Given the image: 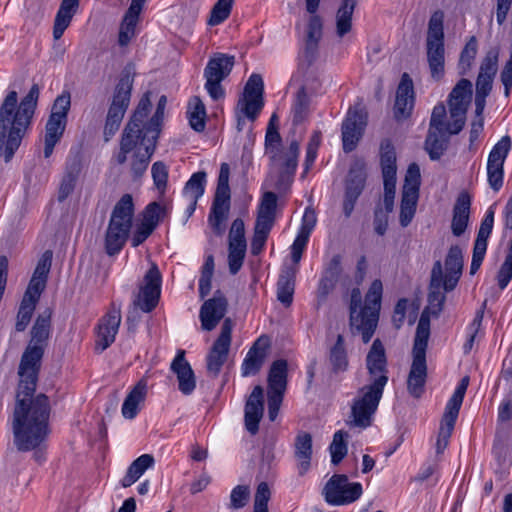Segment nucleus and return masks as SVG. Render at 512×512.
<instances>
[{"mask_svg":"<svg viewBox=\"0 0 512 512\" xmlns=\"http://www.w3.org/2000/svg\"><path fill=\"white\" fill-rule=\"evenodd\" d=\"M18 376L12 429L16 448L26 452L40 447L46 440L51 406L45 394L34 395L38 375Z\"/></svg>","mask_w":512,"mask_h":512,"instance_id":"1","label":"nucleus"},{"mask_svg":"<svg viewBox=\"0 0 512 512\" xmlns=\"http://www.w3.org/2000/svg\"><path fill=\"white\" fill-rule=\"evenodd\" d=\"M366 368L370 383L359 388L350 405L346 425L350 428L366 429L372 424L388 382L385 348L380 339H375L366 356Z\"/></svg>","mask_w":512,"mask_h":512,"instance_id":"2","label":"nucleus"},{"mask_svg":"<svg viewBox=\"0 0 512 512\" xmlns=\"http://www.w3.org/2000/svg\"><path fill=\"white\" fill-rule=\"evenodd\" d=\"M40 90L33 84L18 105V94L10 91L0 105V157L9 162L31 124Z\"/></svg>","mask_w":512,"mask_h":512,"instance_id":"3","label":"nucleus"},{"mask_svg":"<svg viewBox=\"0 0 512 512\" xmlns=\"http://www.w3.org/2000/svg\"><path fill=\"white\" fill-rule=\"evenodd\" d=\"M151 109V101H150V93H145L138 102V105L130 118L129 122L126 124L123 129L119 151L115 153L114 159L118 165H123L127 162L128 154L133 152L130 170L134 179L141 178L146 172L150 160L152 157H149L145 166L138 169L136 166V155L146 153V146L143 144V134L141 133L140 126L143 123L144 119L148 116Z\"/></svg>","mask_w":512,"mask_h":512,"instance_id":"4","label":"nucleus"},{"mask_svg":"<svg viewBox=\"0 0 512 512\" xmlns=\"http://www.w3.org/2000/svg\"><path fill=\"white\" fill-rule=\"evenodd\" d=\"M52 311L40 313L31 329V339L24 350L18 367V375H38L51 331Z\"/></svg>","mask_w":512,"mask_h":512,"instance_id":"5","label":"nucleus"},{"mask_svg":"<svg viewBox=\"0 0 512 512\" xmlns=\"http://www.w3.org/2000/svg\"><path fill=\"white\" fill-rule=\"evenodd\" d=\"M134 203L130 194H124L115 204L105 234V251L118 254L127 242L132 228Z\"/></svg>","mask_w":512,"mask_h":512,"instance_id":"6","label":"nucleus"},{"mask_svg":"<svg viewBox=\"0 0 512 512\" xmlns=\"http://www.w3.org/2000/svg\"><path fill=\"white\" fill-rule=\"evenodd\" d=\"M426 55L432 79L441 80L445 72L444 12L441 10L435 11L429 19Z\"/></svg>","mask_w":512,"mask_h":512,"instance_id":"7","label":"nucleus"},{"mask_svg":"<svg viewBox=\"0 0 512 512\" xmlns=\"http://www.w3.org/2000/svg\"><path fill=\"white\" fill-rule=\"evenodd\" d=\"M442 265L440 261L434 263L431 271V280L428 293V305L421 313L416 328L415 339L428 341L430 336V316L438 317L443 310L446 296L441 293Z\"/></svg>","mask_w":512,"mask_h":512,"instance_id":"8","label":"nucleus"},{"mask_svg":"<svg viewBox=\"0 0 512 512\" xmlns=\"http://www.w3.org/2000/svg\"><path fill=\"white\" fill-rule=\"evenodd\" d=\"M230 167L227 163L220 166L217 187L208 216V222L217 235L225 231L224 222L230 210L231 192L229 187Z\"/></svg>","mask_w":512,"mask_h":512,"instance_id":"9","label":"nucleus"},{"mask_svg":"<svg viewBox=\"0 0 512 512\" xmlns=\"http://www.w3.org/2000/svg\"><path fill=\"white\" fill-rule=\"evenodd\" d=\"M300 143L293 139L287 148L278 151H272L269 156L271 167L278 173V180L275 187L278 191H286L293 182V178L298 166V156Z\"/></svg>","mask_w":512,"mask_h":512,"instance_id":"10","label":"nucleus"},{"mask_svg":"<svg viewBox=\"0 0 512 512\" xmlns=\"http://www.w3.org/2000/svg\"><path fill=\"white\" fill-rule=\"evenodd\" d=\"M469 380V376H464L460 380L453 395L446 404L436 443L437 453H442L448 446L449 438L451 437L467 387L469 385Z\"/></svg>","mask_w":512,"mask_h":512,"instance_id":"11","label":"nucleus"},{"mask_svg":"<svg viewBox=\"0 0 512 512\" xmlns=\"http://www.w3.org/2000/svg\"><path fill=\"white\" fill-rule=\"evenodd\" d=\"M235 64V57L224 53L215 54L204 69L205 88L213 100L225 95L221 82L230 74Z\"/></svg>","mask_w":512,"mask_h":512,"instance_id":"12","label":"nucleus"},{"mask_svg":"<svg viewBox=\"0 0 512 512\" xmlns=\"http://www.w3.org/2000/svg\"><path fill=\"white\" fill-rule=\"evenodd\" d=\"M362 493L361 483L349 482L345 474H334L323 488L326 502L333 506L351 504L358 500Z\"/></svg>","mask_w":512,"mask_h":512,"instance_id":"13","label":"nucleus"},{"mask_svg":"<svg viewBox=\"0 0 512 512\" xmlns=\"http://www.w3.org/2000/svg\"><path fill=\"white\" fill-rule=\"evenodd\" d=\"M472 97V83L462 78L449 94V112L452 119L448 123L450 134H458L465 125L466 112Z\"/></svg>","mask_w":512,"mask_h":512,"instance_id":"14","label":"nucleus"},{"mask_svg":"<svg viewBox=\"0 0 512 512\" xmlns=\"http://www.w3.org/2000/svg\"><path fill=\"white\" fill-rule=\"evenodd\" d=\"M166 104L167 98L165 95H162L159 98L154 115L148 121H146V117L140 126L141 133L143 134V144L146 146V153L143 155L138 153L136 155V158H138L136 161V166H138V169L145 166V163H147L149 157H152L155 153L158 138L161 132V125L164 118V110Z\"/></svg>","mask_w":512,"mask_h":512,"instance_id":"15","label":"nucleus"},{"mask_svg":"<svg viewBox=\"0 0 512 512\" xmlns=\"http://www.w3.org/2000/svg\"><path fill=\"white\" fill-rule=\"evenodd\" d=\"M428 341L414 338L413 360L407 379V390L414 398L424 393L427 379L426 349Z\"/></svg>","mask_w":512,"mask_h":512,"instance_id":"16","label":"nucleus"},{"mask_svg":"<svg viewBox=\"0 0 512 512\" xmlns=\"http://www.w3.org/2000/svg\"><path fill=\"white\" fill-rule=\"evenodd\" d=\"M162 276L155 263L146 272L143 278V284L140 285L139 292L133 300L135 308L143 312H151L158 304L161 294Z\"/></svg>","mask_w":512,"mask_h":512,"instance_id":"17","label":"nucleus"},{"mask_svg":"<svg viewBox=\"0 0 512 512\" xmlns=\"http://www.w3.org/2000/svg\"><path fill=\"white\" fill-rule=\"evenodd\" d=\"M232 329V320L230 318H226L221 326V332L218 338L207 355V371L214 378L219 375L222 366L228 358L232 339Z\"/></svg>","mask_w":512,"mask_h":512,"instance_id":"18","label":"nucleus"},{"mask_svg":"<svg viewBox=\"0 0 512 512\" xmlns=\"http://www.w3.org/2000/svg\"><path fill=\"white\" fill-rule=\"evenodd\" d=\"M511 149V139L503 136L492 148L487 161V177L489 186L499 191L503 185L504 162Z\"/></svg>","mask_w":512,"mask_h":512,"instance_id":"19","label":"nucleus"},{"mask_svg":"<svg viewBox=\"0 0 512 512\" xmlns=\"http://www.w3.org/2000/svg\"><path fill=\"white\" fill-rule=\"evenodd\" d=\"M366 177L364 161L355 160L350 167L345 183L343 212L346 217L351 216L354 206L365 187Z\"/></svg>","mask_w":512,"mask_h":512,"instance_id":"20","label":"nucleus"},{"mask_svg":"<svg viewBox=\"0 0 512 512\" xmlns=\"http://www.w3.org/2000/svg\"><path fill=\"white\" fill-rule=\"evenodd\" d=\"M322 20L318 15H312L308 21L303 45L298 55L299 67L309 68L317 59L319 42L322 38Z\"/></svg>","mask_w":512,"mask_h":512,"instance_id":"21","label":"nucleus"},{"mask_svg":"<svg viewBox=\"0 0 512 512\" xmlns=\"http://www.w3.org/2000/svg\"><path fill=\"white\" fill-rule=\"evenodd\" d=\"M367 125V113L360 107L349 109L342 123V143L346 153L352 152L361 139Z\"/></svg>","mask_w":512,"mask_h":512,"instance_id":"22","label":"nucleus"},{"mask_svg":"<svg viewBox=\"0 0 512 512\" xmlns=\"http://www.w3.org/2000/svg\"><path fill=\"white\" fill-rule=\"evenodd\" d=\"M121 323V308L112 303L110 310L99 320L95 349L106 350L114 341Z\"/></svg>","mask_w":512,"mask_h":512,"instance_id":"23","label":"nucleus"},{"mask_svg":"<svg viewBox=\"0 0 512 512\" xmlns=\"http://www.w3.org/2000/svg\"><path fill=\"white\" fill-rule=\"evenodd\" d=\"M228 308V301L224 294L217 290L212 298L206 300L199 312L201 327L205 331H212L224 318Z\"/></svg>","mask_w":512,"mask_h":512,"instance_id":"24","label":"nucleus"},{"mask_svg":"<svg viewBox=\"0 0 512 512\" xmlns=\"http://www.w3.org/2000/svg\"><path fill=\"white\" fill-rule=\"evenodd\" d=\"M382 293V282L379 279H375L371 283L368 292L365 295V313H367L368 318L366 324H368V327L365 329L364 343H368L371 340L377 328L379 312L381 308Z\"/></svg>","mask_w":512,"mask_h":512,"instance_id":"25","label":"nucleus"},{"mask_svg":"<svg viewBox=\"0 0 512 512\" xmlns=\"http://www.w3.org/2000/svg\"><path fill=\"white\" fill-rule=\"evenodd\" d=\"M414 106V88L413 82L407 73L401 77L397 87L394 104V117L397 121H402L410 117Z\"/></svg>","mask_w":512,"mask_h":512,"instance_id":"26","label":"nucleus"},{"mask_svg":"<svg viewBox=\"0 0 512 512\" xmlns=\"http://www.w3.org/2000/svg\"><path fill=\"white\" fill-rule=\"evenodd\" d=\"M133 78L129 74L123 75L116 85L107 117L123 120L124 114L129 106Z\"/></svg>","mask_w":512,"mask_h":512,"instance_id":"27","label":"nucleus"},{"mask_svg":"<svg viewBox=\"0 0 512 512\" xmlns=\"http://www.w3.org/2000/svg\"><path fill=\"white\" fill-rule=\"evenodd\" d=\"M263 412V388L258 385L254 387L245 404V427L251 435H255L258 432Z\"/></svg>","mask_w":512,"mask_h":512,"instance_id":"28","label":"nucleus"},{"mask_svg":"<svg viewBox=\"0 0 512 512\" xmlns=\"http://www.w3.org/2000/svg\"><path fill=\"white\" fill-rule=\"evenodd\" d=\"M269 345V338L266 336H261L254 342L242 363L243 376L255 375L259 372L265 361Z\"/></svg>","mask_w":512,"mask_h":512,"instance_id":"29","label":"nucleus"},{"mask_svg":"<svg viewBox=\"0 0 512 512\" xmlns=\"http://www.w3.org/2000/svg\"><path fill=\"white\" fill-rule=\"evenodd\" d=\"M171 370L176 374L179 390L184 395H190L196 387V379L190 364L185 359V351L179 350L171 363Z\"/></svg>","mask_w":512,"mask_h":512,"instance_id":"30","label":"nucleus"},{"mask_svg":"<svg viewBox=\"0 0 512 512\" xmlns=\"http://www.w3.org/2000/svg\"><path fill=\"white\" fill-rule=\"evenodd\" d=\"M294 456L298 461V472L303 476L310 468L312 459V435L308 432L300 431L294 442Z\"/></svg>","mask_w":512,"mask_h":512,"instance_id":"31","label":"nucleus"},{"mask_svg":"<svg viewBox=\"0 0 512 512\" xmlns=\"http://www.w3.org/2000/svg\"><path fill=\"white\" fill-rule=\"evenodd\" d=\"M362 297L361 292L358 288H354L351 291L350 296V326L352 331L355 333H359L362 336V340L364 341V333L365 329L368 327L366 324L368 318L367 313H365V305L361 306Z\"/></svg>","mask_w":512,"mask_h":512,"instance_id":"32","label":"nucleus"},{"mask_svg":"<svg viewBox=\"0 0 512 512\" xmlns=\"http://www.w3.org/2000/svg\"><path fill=\"white\" fill-rule=\"evenodd\" d=\"M470 206V196L467 193H461L453 208L451 229L454 236L459 237L465 232L469 221Z\"/></svg>","mask_w":512,"mask_h":512,"instance_id":"33","label":"nucleus"},{"mask_svg":"<svg viewBox=\"0 0 512 512\" xmlns=\"http://www.w3.org/2000/svg\"><path fill=\"white\" fill-rule=\"evenodd\" d=\"M68 120L60 119L49 115L45 125L44 137V157L49 158L54 150L55 145L62 138Z\"/></svg>","mask_w":512,"mask_h":512,"instance_id":"34","label":"nucleus"},{"mask_svg":"<svg viewBox=\"0 0 512 512\" xmlns=\"http://www.w3.org/2000/svg\"><path fill=\"white\" fill-rule=\"evenodd\" d=\"M81 170L82 162L79 157H74L67 162L65 174L58 192V200L60 202L64 201L74 191Z\"/></svg>","mask_w":512,"mask_h":512,"instance_id":"35","label":"nucleus"},{"mask_svg":"<svg viewBox=\"0 0 512 512\" xmlns=\"http://www.w3.org/2000/svg\"><path fill=\"white\" fill-rule=\"evenodd\" d=\"M296 272V268L285 267L277 282V299L285 306H290L293 301Z\"/></svg>","mask_w":512,"mask_h":512,"instance_id":"36","label":"nucleus"},{"mask_svg":"<svg viewBox=\"0 0 512 512\" xmlns=\"http://www.w3.org/2000/svg\"><path fill=\"white\" fill-rule=\"evenodd\" d=\"M147 393V384L140 380L126 396L122 405V415L126 419H133L138 413V406L144 402Z\"/></svg>","mask_w":512,"mask_h":512,"instance_id":"37","label":"nucleus"},{"mask_svg":"<svg viewBox=\"0 0 512 512\" xmlns=\"http://www.w3.org/2000/svg\"><path fill=\"white\" fill-rule=\"evenodd\" d=\"M449 135L447 130L429 129L425 140V149L431 160H438L448 147Z\"/></svg>","mask_w":512,"mask_h":512,"instance_id":"38","label":"nucleus"},{"mask_svg":"<svg viewBox=\"0 0 512 512\" xmlns=\"http://www.w3.org/2000/svg\"><path fill=\"white\" fill-rule=\"evenodd\" d=\"M287 370L286 360L279 359L272 363L268 374V392L284 394L287 386Z\"/></svg>","mask_w":512,"mask_h":512,"instance_id":"39","label":"nucleus"},{"mask_svg":"<svg viewBox=\"0 0 512 512\" xmlns=\"http://www.w3.org/2000/svg\"><path fill=\"white\" fill-rule=\"evenodd\" d=\"M154 457L150 454H143L135 459L127 469L125 476L121 479L124 488L132 486L145 471L154 465Z\"/></svg>","mask_w":512,"mask_h":512,"instance_id":"40","label":"nucleus"},{"mask_svg":"<svg viewBox=\"0 0 512 512\" xmlns=\"http://www.w3.org/2000/svg\"><path fill=\"white\" fill-rule=\"evenodd\" d=\"M357 5V0H342L336 13V33L343 37L352 29V16Z\"/></svg>","mask_w":512,"mask_h":512,"instance_id":"41","label":"nucleus"},{"mask_svg":"<svg viewBox=\"0 0 512 512\" xmlns=\"http://www.w3.org/2000/svg\"><path fill=\"white\" fill-rule=\"evenodd\" d=\"M187 116L189 124L196 132H202L206 126L205 105L198 96H193L188 102Z\"/></svg>","mask_w":512,"mask_h":512,"instance_id":"42","label":"nucleus"},{"mask_svg":"<svg viewBox=\"0 0 512 512\" xmlns=\"http://www.w3.org/2000/svg\"><path fill=\"white\" fill-rule=\"evenodd\" d=\"M329 360L334 373L344 372L348 368L349 362L344 346V337L341 334L337 336L335 344L330 349Z\"/></svg>","mask_w":512,"mask_h":512,"instance_id":"43","label":"nucleus"},{"mask_svg":"<svg viewBox=\"0 0 512 512\" xmlns=\"http://www.w3.org/2000/svg\"><path fill=\"white\" fill-rule=\"evenodd\" d=\"M380 153L383 177L396 176V155L390 140L381 142Z\"/></svg>","mask_w":512,"mask_h":512,"instance_id":"44","label":"nucleus"},{"mask_svg":"<svg viewBox=\"0 0 512 512\" xmlns=\"http://www.w3.org/2000/svg\"><path fill=\"white\" fill-rule=\"evenodd\" d=\"M207 174L204 171H198L186 182L183 193L189 199L199 200L205 192Z\"/></svg>","mask_w":512,"mask_h":512,"instance_id":"45","label":"nucleus"},{"mask_svg":"<svg viewBox=\"0 0 512 512\" xmlns=\"http://www.w3.org/2000/svg\"><path fill=\"white\" fill-rule=\"evenodd\" d=\"M139 21L138 16H134L128 13L124 14V17L120 23L118 33V45L126 47L129 45L131 40L136 35V25Z\"/></svg>","mask_w":512,"mask_h":512,"instance_id":"46","label":"nucleus"},{"mask_svg":"<svg viewBox=\"0 0 512 512\" xmlns=\"http://www.w3.org/2000/svg\"><path fill=\"white\" fill-rule=\"evenodd\" d=\"M347 438L348 433L343 430L337 431L333 436V440L332 443L330 444L329 450L331 454V462L334 465H338L347 455Z\"/></svg>","mask_w":512,"mask_h":512,"instance_id":"47","label":"nucleus"},{"mask_svg":"<svg viewBox=\"0 0 512 512\" xmlns=\"http://www.w3.org/2000/svg\"><path fill=\"white\" fill-rule=\"evenodd\" d=\"M264 106L263 97L254 98L242 96L237 103L239 112L250 121H255Z\"/></svg>","mask_w":512,"mask_h":512,"instance_id":"48","label":"nucleus"},{"mask_svg":"<svg viewBox=\"0 0 512 512\" xmlns=\"http://www.w3.org/2000/svg\"><path fill=\"white\" fill-rule=\"evenodd\" d=\"M214 273V257L213 255H208L205 259V262L202 266L201 276L199 279V296L201 299H204L211 291L212 285V277Z\"/></svg>","mask_w":512,"mask_h":512,"instance_id":"49","label":"nucleus"},{"mask_svg":"<svg viewBox=\"0 0 512 512\" xmlns=\"http://www.w3.org/2000/svg\"><path fill=\"white\" fill-rule=\"evenodd\" d=\"M308 108L309 97L306 93L305 87L302 86L298 90L293 104V124L298 125L306 119L308 115Z\"/></svg>","mask_w":512,"mask_h":512,"instance_id":"50","label":"nucleus"},{"mask_svg":"<svg viewBox=\"0 0 512 512\" xmlns=\"http://www.w3.org/2000/svg\"><path fill=\"white\" fill-rule=\"evenodd\" d=\"M418 195L402 193L400 206V224L407 227L412 221L417 205Z\"/></svg>","mask_w":512,"mask_h":512,"instance_id":"51","label":"nucleus"},{"mask_svg":"<svg viewBox=\"0 0 512 512\" xmlns=\"http://www.w3.org/2000/svg\"><path fill=\"white\" fill-rule=\"evenodd\" d=\"M234 0H218L213 6L208 25L216 26L224 22L231 13Z\"/></svg>","mask_w":512,"mask_h":512,"instance_id":"52","label":"nucleus"},{"mask_svg":"<svg viewBox=\"0 0 512 512\" xmlns=\"http://www.w3.org/2000/svg\"><path fill=\"white\" fill-rule=\"evenodd\" d=\"M420 169L416 163L409 165L405 175L402 193L419 195Z\"/></svg>","mask_w":512,"mask_h":512,"instance_id":"53","label":"nucleus"},{"mask_svg":"<svg viewBox=\"0 0 512 512\" xmlns=\"http://www.w3.org/2000/svg\"><path fill=\"white\" fill-rule=\"evenodd\" d=\"M165 214V207L158 202H151L143 211L141 222L155 229Z\"/></svg>","mask_w":512,"mask_h":512,"instance_id":"54","label":"nucleus"},{"mask_svg":"<svg viewBox=\"0 0 512 512\" xmlns=\"http://www.w3.org/2000/svg\"><path fill=\"white\" fill-rule=\"evenodd\" d=\"M445 268L447 273L462 274L463 253L459 246L454 245L450 247L445 259Z\"/></svg>","mask_w":512,"mask_h":512,"instance_id":"55","label":"nucleus"},{"mask_svg":"<svg viewBox=\"0 0 512 512\" xmlns=\"http://www.w3.org/2000/svg\"><path fill=\"white\" fill-rule=\"evenodd\" d=\"M477 53V41L475 37L467 42L464 49L461 52L459 60L460 74L464 75L471 68L472 62Z\"/></svg>","mask_w":512,"mask_h":512,"instance_id":"56","label":"nucleus"},{"mask_svg":"<svg viewBox=\"0 0 512 512\" xmlns=\"http://www.w3.org/2000/svg\"><path fill=\"white\" fill-rule=\"evenodd\" d=\"M151 174L156 189L160 192V194H164L168 181V168L166 164L162 161L153 163Z\"/></svg>","mask_w":512,"mask_h":512,"instance_id":"57","label":"nucleus"},{"mask_svg":"<svg viewBox=\"0 0 512 512\" xmlns=\"http://www.w3.org/2000/svg\"><path fill=\"white\" fill-rule=\"evenodd\" d=\"M71 107V96L68 92H63L61 95L57 96L53 102L51 108V116L68 120V112Z\"/></svg>","mask_w":512,"mask_h":512,"instance_id":"58","label":"nucleus"},{"mask_svg":"<svg viewBox=\"0 0 512 512\" xmlns=\"http://www.w3.org/2000/svg\"><path fill=\"white\" fill-rule=\"evenodd\" d=\"M512 279V247L509 246L508 253L502 263L496 280L501 290L505 289Z\"/></svg>","mask_w":512,"mask_h":512,"instance_id":"59","label":"nucleus"},{"mask_svg":"<svg viewBox=\"0 0 512 512\" xmlns=\"http://www.w3.org/2000/svg\"><path fill=\"white\" fill-rule=\"evenodd\" d=\"M246 248L247 247H237V246H229L228 250V265H229V272L232 275H235L239 272L241 269L245 254H246Z\"/></svg>","mask_w":512,"mask_h":512,"instance_id":"60","label":"nucleus"},{"mask_svg":"<svg viewBox=\"0 0 512 512\" xmlns=\"http://www.w3.org/2000/svg\"><path fill=\"white\" fill-rule=\"evenodd\" d=\"M498 56L499 52L497 49L489 50L481 63L478 75L494 78L497 72Z\"/></svg>","mask_w":512,"mask_h":512,"instance_id":"61","label":"nucleus"},{"mask_svg":"<svg viewBox=\"0 0 512 512\" xmlns=\"http://www.w3.org/2000/svg\"><path fill=\"white\" fill-rule=\"evenodd\" d=\"M35 307L36 306H34V304L21 301L15 324V329L17 332H22L27 328L31 321Z\"/></svg>","mask_w":512,"mask_h":512,"instance_id":"62","label":"nucleus"},{"mask_svg":"<svg viewBox=\"0 0 512 512\" xmlns=\"http://www.w3.org/2000/svg\"><path fill=\"white\" fill-rule=\"evenodd\" d=\"M229 246L247 247L245 240V228L242 219L233 221L229 231Z\"/></svg>","mask_w":512,"mask_h":512,"instance_id":"63","label":"nucleus"},{"mask_svg":"<svg viewBox=\"0 0 512 512\" xmlns=\"http://www.w3.org/2000/svg\"><path fill=\"white\" fill-rule=\"evenodd\" d=\"M271 492L266 482H261L256 490L253 512H268V501Z\"/></svg>","mask_w":512,"mask_h":512,"instance_id":"64","label":"nucleus"}]
</instances>
